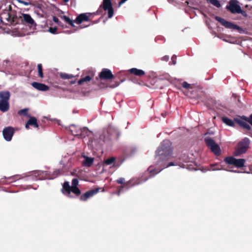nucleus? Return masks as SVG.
<instances>
[{
  "label": "nucleus",
  "instance_id": "36",
  "mask_svg": "<svg viewBox=\"0 0 252 252\" xmlns=\"http://www.w3.org/2000/svg\"><path fill=\"white\" fill-rule=\"evenodd\" d=\"M28 111V109H27V108L21 109L18 111V114L19 115L26 116V115H27Z\"/></svg>",
  "mask_w": 252,
  "mask_h": 252
},
{
  "label": "nucleus",
  "instance_id": "37",
  "mask_svg": "<svg viewBox=\"0 0 252 252\" xmlns=\"http://www.w3.org/2000/svg\"><path fill=\"white\" fill-rule=\"evenodd\" d=\"M57 28L56 27H50L48 31L52 33V34H56L57 33Z\"/></svg>",
  "mask_w": 252,
  "mask_h": 252
},
{
  "label": "nucleus",
  "instance_id": "9",
  "mask_svg": "<svg viewBox=\"0 0 252 252\" xmlns=\"http://www.w3.org/2000/svg\"><path fill=\"white\" fill-rule=\"evenodd\" d=\"M215 19L220 22L222 26L227 29L237 30L238 31L241 30V28L238 26L235 25L230 22L227 21L219 16H215Z\"/></svg>",
  "mask_w": 252,
  "mask_h": 252
},
{
  "label": "nucleus",
  "instance_id": "51",
  "mask_svg": "<svg viewBox=\"0 0 252 252\" xmlns=\"http://www.w3.org/2000/svg\"><path fill=\"white\" fill-rule=\"evenodd\" d=\"M162 115L163 117H164V116H165V115H164V114H163V113L162 114Z\"/></svg>",
  "mask_w": 252,
  "mask_h": 252
},
{
  "label": "nucleus",
  "instance_id": "2",
  "mask_svg": "<svg viewBox=\"0 0 252 252\" xmlns=\"http://www.w3.org/2000/svg\"><path fill=\"white\" fill-rule=\"evenodd\" d=\"M92 14H93L91 13H81L77 16L74 22L67 16L63 15L61 17L63 19L66 23L69 24L72 27H74L75 25L74 24V22L77 24H80L83 22L89 21H90V17L91 15H92Z\"/></svg>",
  "mask_w": 252,
  "mask_h": 252
},
{
  "label": "nucleus",
  "instance_id": "10",
  "mask_svg": "<svg viewBox=\"0 0 252 252\" xmlns=\"http://www.w3.org/2000/svg\"><path fill=\"white\" fill-rule=\"evenodd\" d=\"M22 24L31 28H35L36 26L33 19L28 14H22L20 17Z\"/></svg>",
  "mask_w": 252,
  "mask_h": 252
},
{
  "label": "nucleus",
  "instance_id": "13",
  "mask_svg": "<svg viewBox=\"0 0 252 252\" xmlns=\"http://www.w3.org/2000/svg\"><path fill=\"white\" fill-rule=\"evenodd\" d=\"M14 132L15 130L14 128L11 126L5 127L2 131V134L4 139L7 141H11Z\"/></svg>",
  "mask_w": 252,
  "mask_h": 252
},
{
  "label": "nucleus",
  "instance_id": "23",
  "mask_svg": "<svg viewBox=\"0 0 252 252\" xmlns=\"http://www.w3.org/2000/svg\"><path fill=\"white\" fill-rule=\"evenodd\" d=\"M131 74H134L135 76L141 77L145 75V71L141 69H139L136 68H132L128 70Z\"/></svg>",
  "mask_w": 252,
  "mask_h": 252
},
{
  "label": "nucleus",
  "instance_id": "49",
  "mask_svg": "<svg viewBox=\"0 0 252 252\" xmlns=\"http://www.w3.org/2000/svg\"><path fill=\"white\" fill-rule=\"evenodd\" d=\"M74 83H75V81H72V82H71V84H74Z\"/></svg>",
  "mask_w": 252,
  "mask_h": 252
},
{
  "label": "nucleus",
  "instance_id": "17",
  "mask_svg": "<svg viewBox=\"0 0 252 252\" xmlns=\"http://www.w3.org/2000/svg\"><path fill=\"white\" fill-rule=\"evenodd\" d=\"M32 85L34 88L40 91H47L49 89L48 86L38 82H33L32 83Z\"/></svg>",
  "mask_w": 252,
  "mask_h": 252
},
{
  "label": "nucleus",
  "instance_id": "3",
  "mask_svg": "<svg viewBox=\"0 0 252 252\" xmlns=\"http://www.w3.org/2000/svg\"><path fill=\"white\" fill-rule=\"evenodd\" d=\"M250 144V139L245 137L240 141L235 148L234 152L235 156H239L242 154H245L248 151Z\"/></svg>",
  "mask_w": 252,
  "mask_h": 252
},
{
  "label": "nucleus",
  "instance_id": "8",
  "mask_svg": "<svg viewBox=\"0 0 252 252\" xmlns=\"http://www.w3.org/2000/svg\"><path fill=\"white\" fill-rule=\"evenodd\" d=\"M102 8L104 10H108V16L109 18H111L113 17L114 14V9L112 7V2L111 0H103L102 5H101L97 11V13L99 11H101V9Z\"/></svg>",
  "mask_w": 252,
  "mask_h": 252
},
{
  "label": "nucleus",
  "instance_id": "25",
  "mask_svg": "<svg viewBox=\"0 0 252 252\" xmlns=\"http://www.w3.org/2000/svg\"><path fill=\"white\" fill-rule=\"evenodd\" d=\"M84 160L82 161V165L85 167H90L93 163L94 159L92 158L84 156Z\"/></svg>",
  "mask_w": 252,
  "mask_h": 252
},
{
  "label": "nucleus",
  "instance_id": "46",
  "mask_svg": "<svg viewBox=\"0 0 252 252\" xmlns=\"http://www.w3.org/2000/svg\"><path fill=\"white\" fill-rule=\"evenodd\" d=\"M55 173H56L57 175L60 174V173H61L60 170H58L55 171Z\"/></svg>",
  "mask_w": 252,
  "mask_h": 252
},
{
  "label": "nucleus",
  "instance_id": "48",
  "mask_svg": "<svg viewBox=\"0 0 252 252\" xmlns=\"http://www.w3.org/2000/svg\"><path fill=\"white\" fill-rule=\"evenodd\" d=\"M69 0H63L64 2H68Z\"/></svg>",
  "mask_w": 252,
  "mask_h": 252
},
{
  "label": "nucleus",
  "instance_id": "38",
  "mask_svg": "<svg viewBox=\"0 0 252 252\" xmlns=\"http://www.w3.org/2000/svg\"><path fill=\"white\" fill-rule=\"evenodd\" d=\"M182 87L186 89H191V87L190 86V84L188 83L187 82H184L182 84Z\"/></svg>",
  "mask_w": 252,
  "mask_h": 252
},
{
  "label": "nucleus",
  "instance_id": "19",
  "mask_svg": "<svg viewBox=\"0 0 252 252\" xmlns=\"http://www.w3.org/2000/svg\"><path fill=\"white\" fill-rule=\"evenodd\" d=\"M72 186L71 187L73 188V193H74L76 196H79L81 194V190L77 187L78 185V180L76 178H74L72 180Z\"/></svg>",
  "mask_w": 252,
  "mask_h": 252
},
{
  "label": "nucleus",
  "instance_id": "32",
  "mask_svg": "<svg viewBox=\"0 0 252 252\" xmlns=\"http://www.w3.org/2000/svg\"><path fill=\"white\" fill-rule=\"evenodd\" d=\"M60 76L63 79H69L72 78L74 77V76L72 74H68L65 73H61L60 74Z\"/></svg>",
  "mask_w": 252,
  "mask_h": 252
},
{
  "label": "nucleus",
  "instance_id": "20",
  "mask_svg": "<svg viewBox=\"0 0 252 252\" xmlns=\"http://www.w3.org/2000/svg\"><path fill=\"white\" fill-rule=\"evenodd\" d=\"M234 121L243 128H245L248 130H251V127L249 125V123L243 121L242 120V119L235 118Z\"/></svg>",
  "mask_w": 252,
  "mask_h": 252
},
{
  "label": "nucleus",
  "instance_id": "43",
  "mask_svg": "<svg viewBox=\"0 0 252 252\" xmlns=\"http://www.w3.org/2000/svg\"><path fill=\"white\" fill-rule=\"evenodd\" d=\"M169 59V57L168 56H164L161 58V60L167 62Z\"/></svg>",
  "mask_w": 252,
  "mask_h": 252
},
{
  "label": "nucleus",
  "instance_id": "42",
  "mask_svg": "<svg viewBox=\"0 0 252 252\" xmlns=\"http://www.w3.org/2000/svg\"><path fill=\"white\" fill-rule=\"evenodd\" d=\"M176 58L177 57L176 55H173L171 58L172 63L173 64H175L176 63Z\"/></svg>",
  "mask_w": 252,
  "mask_h": 252
},
{
  "label": "nucleus",
  "instance_id": "24",
  "mask_svg": "<svg viewBox=\"0 0 252 252\" xmlns=\"http://www.w3.org/2000/svg\"><path fill=\"white\" fill-rule=\"evenodd\" d=\"M69 130L71 134L74 136H79V133H81V128L75 125H71L69 126Z\"/></svg>",
  "mask_w": 252,
  "mask_h": 252
},
{
  "label": "nucleus",
  "instance_id": "16",
  "mask_svg": "<svg viewBox=\"0 0 252 252\" xmlns=\"http://www.w3.org/2000/svg\"><path fill=\"white\" fill-rule=\"evenodd\" d=\"M0 18L1 20L2 19H5L7 22H10L13 24H16L17 23L15 21V19H16L17 17H15L14 16L11 15L9 12L3 13Z\"/></svg>",
  "mask_w": 252,
  "mask_h": 252
},
{
  "label": "nucleus",
  "instance_id": "4",
  "mask_svg": "<svg viewBox=\"0 0 252 252\" xmlns=\"http://www.w3.org/2000/svg\"><path fill=\"white\" fill-rule=\"evenodd\" d=\"M167 160H165V158H163L162 159V160L160 159L157 161V164L159 165V166L160 167V169H153L152 168V167H150L148 168L149 172V173L151 174L149 177H152L154 176L155 174H157L158 173L160 172L162 169H163L165 168L177 165L174 162H170L168 163H167L166 161Z\"/></svg>",
  "mask_w": 252,
  "mask_h": 252
},
{
  "label": "nucleus",
  "instance_id": "40",
  "mask_svg": "<svg viewBox=\"0 0 252 252\" xmlns=\"http://www.w3.org/2000/svg\"><path fill=\"white\" fill-rule=\"evenodd\" d=\"M238 14H241L242 15H243L244 17H247L248 15L246 11L243 10L241 9V8H240L239 11H238Z\"/></svg>",
  "mask_w": 252,
  "mask_h": 252
},
{
  "label": "nucleus",
  "instance_id": "33",
  "mask_svg": "<svg viewBox=\"0 0 252 252\" xmlns=\"http://www.w3.org/2000/svg\"><path fill=\"white\" fill-rule=\"evenodd\" d=\"M37 69L39 77L42 78L43 77V73L42 65L41 63H39L37 64Z\"/></svg>",
  "mask_w": 252,
  "mask_h": 252
},
{
  "label": "nucleus",
  "instance_id": "12",
  "mask_svg": "<svg viewBox=\"0 0 252 252\" xmlns=\"http://www.w3.org/2000/svg\"><path fill=\"white\" fill-rule=\"evenodd\" d=\"M100 189V188H97L87 191L80 195L79 198L80 200L82 201H86L89 198L97 194L99 191Z\"/></svg>",
  "mask_w": 252,
  "mask_h": 252
},
{
  "label": "nucleus",
  "instance_id": "18",
  "mask_svg": "<svg viewBox=\"0 0 252 252\" xmlns=\"http://www.w3.org/2000/svg\"><path fill=\"white\" fill-rule=\"evenodd\" d=\"M29 126H31L35 128H38L39 125L37 123V119L35 117H30V119L26 124L25 127L28 129L29 128Z\"/></svg>",
  "mask_w": 252,
  "mask_h": 252
},
{
  "label": "nucleus",
  "instance_id": "41",
  "mask_svg": "<svg viewBox=\"0 0 252 252\" xmlns=\"http://www.w3.org/2000/svg\"><path fill=\"white\" fill-rule=\"evenodd\" d=\"M239 118L240 119H242V120H243V121H246L247 122H248L249 123V122H250V117H246L245 116H243Z\"/></svg>",
  "mask_w": 252,
  "mask_h": 252
},
{
  "label": "nucleus",
  "instance_id": "21",
  "mask_svg": "<svg viewBox=\"0 0 252 252\" xmlns=\"http://www.w3.org/2000/svg\"><path fill=\"white\" fill-rule=\"evenodd\" d=\"M73 192V188L71 186H70L69 182H65L63 185V189L62 190V192L64 194H66L67 196H69V194L71 192Z\"/></svg>",
  "mask_w": 252,
  "mask_h": 252
},
{
  "label": "nucleus",
  "instance_id": "30",
  "mask_svg": "<svg viewBox=\"0 0 252 252\" xmlns=\"http://www.w3.org/2000/svg\"><path fill=\"white\" fill-rule=\"evenodd\" d=\"M222 121L224 124L227 125V126H234V122L232 120L229 119L227 117H222Z\"/></svg>",
  "mask_w": 252,
  "mask_h": 252
},
{
  "label": "nucleus",
  "instance_id": "14",
  "mask_svg": "<svg viewBox=\"0 0 252 252\" xmlns=\"http://www.w3.org/2000/svg\"><path fill=\"white\" fill-rule=\"evenodd\" d=\"M98 76L100 80H109L114 77L111 70L107 68L102 69Z\"/></svg>",
  "mask_w": 252,
  "mask_h": 252
},
{
  "label": "nucleus",
  "instance_id": "15",
  "mask_svg": "<svg viewBox=\"0 0 252 252\" xmlns=\"http://www.w3.org/2000/svg\"><path fill=\"white\" fill-rule=\"evenodd\" d=\"M116 182L119 184L123 185V186L119 187L120 189L124 188L128 189L130 187L138 184V183H135L133 180H130L125 182V180L124 178H120L118 179L117 180Z\"/></svg>",
  "mask_w": 252,
  "mask_h": 252
},
{
  "label": "nucleus",
  "instance_id": "26",
  "mask_svg": "<svg viewBox=\"0 0 252 252\" xmlns=\"http://www.w3.org/2000/svg\"><path fill=\"white\" fill-rule=\"evenodd\" d=\"M10 107L9 101H0V111L2 112H7Z\"/></svg>",
  "mask_w": 252,
  "mask_h": 252
},
{
  "label": "nucleus",
  "instance_id": "50",
  "mask_svg": "<svg viewBox=\"0 0 252 252\" xmlns=\"http://www.w3.org/2000/svg\"><path fill=\"white\" fill-rule=\"evenodd\" d=\"M88 26H86L85 27H81V28H84V27H87Z\"/></svg>",
  "mask_w": 252,
  "mask_h": 252
},
{
  "label": "nucleus",
  "instance_id": "5",
  "mask_svg": "<svg viewBox=\"0 0 252 252\" xmlns=\"http://www.w3.org/2000/svg\"><path fill=\"white\" fill-rule=\"evenodd\" d=\"M206 146L210 149L211 151L216 156H219L221 154V150L215 141L211 137H207L204 138Z\"/></svg>",
  "mask_w": 252,
  "mask_h": 252
},
{
  "label": "nucleus",
  "instance_id": "28",
  "mask_svg": "<svg viewBox=\"0 0 252 252\" xmlns=\"http://www.w3.org/2000/svg\"><path fill=\"white\" fill-rule=\"evenodd\" d=\"M81 133H79V136L81 137H85L86 136L89 135V133H90V131L88 128L84 127L83 128H81V131H80Z\"/></svg>",
  "mask_w": 252,
  "mask_h": 252
},
{
  "label": "nucleus",
  "instance_id": "35",
  "mask_svg": "<svg viewBox=\"0 0 252 252\" xmlns=\"http://www.w3.org/2000/svg\"><path fill=\"white\" fill-rule=\"evenodd\" d=\"M53 20L54 22H55L59 26L63 27V24L59 21V19L57 17H56L55 16H53Z\"/></svg>",
  "mask_w": 252,
  "mask_h": 252
},
{
  "label": "nucleus",
  "instance_id": "47",
  "mask_svg": "<svg viewBox=\"0 0 252 252\" xmlns=\"http://www.w3.org/2000/svg\"><path fill=\"white\" fill-rule=\"evenodd\" d=\"M4 62H5L6 63H9V61L7 60H6V61H4Z\"/></svg>",
  "mask_w": 252,
  "mask_h": 252
},
{
  "label": "nucleus",
  "instance_id": "7",
  "mask_svg": "<svg viewBox=\"0 0 252 252\" xmlns=\"http://www.w3.org/2000/svg\"><path fill=\"white\" fill-rule=\"evenodd\" d=\"M224 161L228 164L241 168L245 166L246 160L243 158L236 159L233 157H227L225 158Z\"/></svg>",
  "mask_w": 252,
  "mask_h": 252
},
{
  "label": "nucleus",
  "instance_id": "1",
  "mask_svg": "<svg viewBox=\"0 0 252 252\" xmlns=\"http://www.w3.org/2000/svg\"><path fill=\"white\" fill-rule=\"evenodd\" d=\"M171 142L167 139L163 140L157 151L156 158L158 160L165 158L168 160L172 154Z\"/></svg>",
  "mask_w": 252,
  "mask_h": 252
},
{
  "label": "nucleus",
  "instance_id": "45",
  "mask_svg": "<svg viewBox=\"0 0 252 252\" xmlns=\"http://www.w3.org/2000/svg\"><path fill=\"white\" fill-rule=\"evenodd\" d=\"M249 124L252 126V114L250 116V122Z\"/></svg>",
  "mask_w": 252,
  "mask_h": 252
},
{
  "label": "nucleus",
  "instance_id": "6",
  "mask_svg": "<svg viewBox=\"0 0 252 252\" xmlns=\"http://www.w3.org/2000/svg\"><path fill=\"white\" fill-rule=\"evenodd\" d=\"M206 146L210 149L211 151L216 156H219L221 154V150L215 141L211 137H207L204 138Z\"/></svg>",
  "mask_w": 252,
  "mask_h": 252
},
{
  "label": "nucleus",
  "instance_id": "34",
  "mask_svg": "<svg viewBox=\"0 0 252 252\" xmlns=\"http://www.w3.org/2000/svg\"><path fill=\"white\" fill-rule=\"evenodd\" d=\"M115 160V158L114 157H111L105 159L104 161V163L107 165H111L114 162Z\"/></svg>",
  "mask_w": 252,
  "mask_h": 252
},
{
  "label": "nucleus",
  "instance_id": "27",
  "mask_svg": "<svg viewBox=\"0 0 252 252\" xmlns=\"http://www.w3.org/2000/svg\"><path fill=\"white\" fill-rule=\"evenodd\" d=\"M198 91L197 89H194L192 91L188 92L187 95L191 98L198 99L199 98V96L197 94Z\"/></svg>",
  "mask_w": 252,
  "mask_h": 252
},
{
  "label": "nucleus",
  "instance_id": "11",
  "mask_svg": "<svg viewBox=\"0 0 252 252\" xmlns=\"http://www.w3.org/2000/svg\"><path fill=\"white\" fill-rule=\"evenodd\" d=\"M238 3V1L237 0H230L228 3V5L226 7V9L231 13H238L241 8Z\"/></svg>",
  "mask_w": 252,
  "mask_h": 252
},
{
  "label": "nucleus",
  "instance_id": "31",
  "mask_svg": "<svg viewBox=\"0 0 252 252\" xmlns=\"http://www.w3.org/2000/svg\"><path fill=\"white\" fill-rule=\"evenodd\" d=\"M208 2L211 3L218 8L221 7V4L218 0H206Z\"/></svg>",
  "mask_w": 252,
  "mask_h": 252
},
{
  "label": "nucleus",
  "instance_id": "44",
  "mask_svg": "<svg viewBox=\"0 0 252 252\" xmlns=\"http://www.w3.org/2000/svg\"><path fill=\"white\" fill-rule=\"evenodd\" d=\"M19 1L22 3H23L25 5H29V2H26V1H24L23 0H19Z\"/></svg>",
  "mask_w": 252,
  "mask_h": 252
},
{
  "label": "nucleus",
  "instance_id": "39",
  "mask_svg": "<svg viewBox=\"0 0 252 252\" xmlns=\"http://www.w3.org/2000/svg\"><path fill=\"white\" fill-rule=\"evenodd\" d=\"M120 83L117 81H115L114 83L112 85H107V87H109L110 88H115L118 86L120 85Z\"/></svg>",
  "mask_w": 252,
  "mask_h": 252
},
{
  "label": "nucleus",
  "instance_id": "22",
  "mask_svg": "<svg viewBox=\"0 0 252 252\" xmlns=\"http://www.w3.org/2000/svg\"><path fill=\"white\" fill-rule=\"evenodd\" d=\"M10 98V93L8 91L0 92V101H9Z\"/></svg>",
  "mask_w": 252,
  "mask_h": 252
},
{
  "label": "nucleus",
  "instance_id": "29",
  "mask_svg": "<svg viewBox=\"0 0 252 252\" xmlns=\"http://www.w3.org/2000/svg\"><path fill=\"white\" fill-rule=\"evenodd\" d=\"M92 78L90 76L87 75L84 77L81 78L78 81V85H82L84 83H88L91 81Z\"/></svg>",
  "mask_w": 252,
  "mask_h": 252
}]
</instances>
